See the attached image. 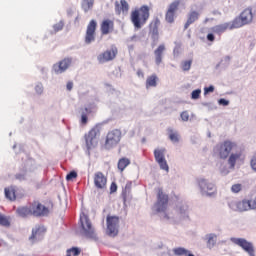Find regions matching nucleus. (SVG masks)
I'll list each match as a JSON object with an SVG mask.
<instances>
[{"instance_id":"obj_1","label":"nucleus","mask_w":256,"mask_h":256,"mask_svg":"<svg viewBox=\"0 0 256 256\" xmlns=\"http://www.w3.org/2000/svg\"><path fill=\"white\" fill-rule=\"evenodd\" d=\"M151 8L147 5H142L140 8H136L130 14V19L135 29H141L143 25L147 24L149 17H151Z\"/></svg>"},{"instance_id":"obj_2","label":"nucleus","mask_w":256,"mask_h":256,"mask_svg":"<svg viewBox=\"0 0 256 256\" xmlns=\"http://www.w3.org/2000/svg\"><path fill=\"white\" fill-rule=\"evenodd\" d=\"M252 21L253 10H251V8H246L233 20L231 29H239L240 27H244V25H249Z\"/></svg>"},{"instance_id":"obj_3","label":"nucleus","mask_w":256,"mask_h":256,"mask_svg":"<svg viewBox=\"0 0 256 256\" xmlns=\"http://www.w3.org/2000/svg\"><path fill=\"white\" fill-rule=\"evenodd\" d=\"M234 149H237V144L226 140L214 147V153L218 155L219 159H227Z\"/></svg>"},{"instance_id":"obj_4","label":"nucleus","mask_w":256,"mask_h":256,"mask_svg":"<svg viewBox=\"0 0 256 256\" xmlns=\"http://www.w3.org/2000/svg\"><path fill=\"white\" fill-rule=\"evenodd\" d=\"M169 205V195L163 192V188H157V202L155 204L157 213H165Z\"/></svg>"},{"instance_id":"obj_5","label":"nucleus","mask_w":256,"mask_h":256,"mask_svg":"<svg viewBox=\"0 0 256 256\" xmlns=\"http://www.w3.org/2000/svg\"><path fill=\"white\" fill-rule=\"evenodd\" d=\"M231 243L234 245H237L238 247H241L245 253H247L249 256H255V246L253 243L247 241L245 238H230Z\"/></svg>"},{"instance_id":"obj_6","label":"nucleus","mask_w":256,"mask_h":256,"mask_svg":"<svg viewBox=\"0 0 256 256\" xmlns=\"http://www.w3.org/2000/svg\"><path fill=\"white\" fill-rule=\"evenodd\" d=\"M121 130L114 129L112 131H109L106 135L105 140V148L106 149H113V147H116V145H119V142L121 141Z\"/></svg>"},{"instance_id":"obj_7","label":"nucleus","mask_w":256,"mask_h":256,"mask_svg":"<svg viewBox=\"0 0 256 256\" xmlns=\"http://www.w3.org/2000/svg\"><path fill=\"white\" fill-rule=\"evenodd\" d=\"M101 135V130L99 127L92 128L87 134H85V141L87 149H93L96 147L98 141L97 138Z\"/></svg>"},{"instance_id":"obj_8","label":"nucleus","mask_w":256,"mask_h":256,"mask_svg":"<svg viewBox=\"0 0 256 256\" xmlns=\"http://www.w3.org/2000/svg\"><path fill=\"white\" fill-rule=\"evenodd\" d=\"M181 5L180 0H175L172 3L169 4L168 9L165 13V21L166 23H175V18L177 11H179V7Z\"/></svg>"},{"instance_id":"obj_9","label":"nucleus","mask_w":256,"mask_h":256,"mask_svg":"<svg viewBox=\"0 0 256 256\" xmlns=\"http://www.w3.org/2000/svg\"><path fill=\"white\" fill-rule=\"evenodd\" d=\"M97 37V21L91 20L86 28V34L84 41L86 45H91L95 41V38Z\"/></svg>"},{"instance_id":"obj_10","label":"nucleus","mask_w":256,"mask_h":256,"mask_svg":"<svg viewBox=\"0 0 256 256\" xmlns=\"http://www.w3.org/2000/svg\"><path fill=\"white\" fill-rule=\"evenodd\" d=\"M230 207L233 209V211H239L240 213H243V211H250V209H256V203L244 199L238 202H231Z\"/></svg>"},{"instance_id":"obj_11","label":"nucleus","mask_w":256,"mask_h":256,"mask_svg":"<svg viewBox=\"0 0 256 256\" xmlns=\"http://www.w3.org/2000/svg\"><path fill=\"white\" fill-rule=\"evenodd\" d=\"M107 234L109 237H116L119 233V217L107 216Z\"/></svg>"},{"instance_id":"obj_12","label":"nucleus","mask_w":256,"mask_h":256,"mask_svg":"<svg viewBox=\"0 0 256 256\" xmlns=\"http://www.w3.org/2000/svg\"><path fill=\"white\" fill-rule=\"evenodd\" d=\"M165 148H158L154 150V157L156 163H158L160 169H163V171H169V165L167 164V160L165 159Z\"/></svg>"},{"instance_id":"obj_13","label":"nucleus","mask_w":256,"mask_h":256,"mask_svg":"<svg viewBox=\"0 0 256 256\" xmlns=\"http://www.w3.org/2000/svg\"><path fill=\"white\" fill-rule=\"evenodd\" d=\"M30 207L32 209V215H34V217H45L46 215H49V208L45 207L39 201L32 202L30 204Z\"/></svg>"},{"instance_id":"obj_14","label":"nucleus","mask_w":256,"mask_h":256,"mask_svg":"<svg viewBox=\"0 0 256 256\" xmlns=\"http://www.w3.org/2000/svg\"><path fill=\"white\" fill-rule=\"evenodd\" d=\"M118 53L119 51L117 50V47L112 46L111 49H108L103 53L99 54L97 59L99 63H108V61H113V59L117 57Z\"/></svg>"},{"instance_id":"obj_15","label":"nucleus","mask_w":256,"mask_h":256,"mask_svg":"<svg viewBox=\"0 0 256 256\" xmlns=\"http://www.w3.org/2000/svg\"><path fill=\"white\" fill-rule=\"evenodd\" d=\"M80 223L87 237H93V235H95V231L93 230V226L91 225L88 215L81 214Z\"/></svg>"},{"instance_id":"obj_16","label":"nucleus","mask_w":256,"mask_h":256,"mask_svg":"<svg viewBox=\"0 0 256 256\" xmlns=\"http://www.w3.org/2000/svg\"><path fill=\"white\" fill-rule=\"evenodd\" d=\"M94 187L100 190L107 189V176L103 172L97 171L93 176Z\"/></svg>"},{"instance_id":"obj_17","label":"nucleus","mask_w":256,"mask_h":256,"mask_svg":"<svg viewBox=\"0 0 256 256\" xmlns=\"http://www.w3.org/2000/svg\"><path fill=\"white\" fill-rule=\"evenodd\" d=\"M71 63H73V60L71 58H64L60 62L53 65V71L57 75L61 73H65L71 67Z\"/></svg>"},{"instance_id":"obj_18","label":"nucleus","mask_w":256,"mask_h":256,"mask_svg":"<svg viewBox=\"0 0 256 256\" xmlns=\"http://www.w3.org/2000/svg\"><path fill=\"white\" fill-rule=\"evenodd\" d=\"M113 31H115V21L109 18L102 20L100 23L101 35H109L110 33H113Z\"/></svg>"},{"instance_id":"obj_19","label":"nucleus","mask_w":256,"mask_h":256,"mask_svg":"<svg viewBox=\"0 0 256 256\" xmlns=\"http://www.w3.org/2000/svg\"><path fill=\"white\" fill-rule=\"evenodd\" d=\"M115 12L117 15H127L129 13V3L126 0H120L119 2H115Z\"/></svg>"},{"instance_id":"obj_20","label":"nucleus","mask_w":256,"mask_h":256,"mask_svg":"<svg viewBox=\"0 0 256 256\" xmlns=\"http://www.w3.org/2000/svg\"><path fill=\"white\" fill-rule=\"evenodd\" d=\"M45 227L43 226H36L35 229L32 230V235L30 236V241H38L43 239V235H45Z\"/></svg>"},{"instance_id":"obj_21","label":"nucleus","mask_w":256,"mask_h":256,"mask_svg":"<svg viewBox=\"0 0 256 256\" xmlns=\"http://www.w3.org/2000/svg\"><path fill=\"white\" fill-rule=\"evenodd\" d=\"M163 53H165V44H160L154 51L156 65L163 63Z\"/></svg>"},{"instance_id":"obj_22","label":"nucleus","mask_w":256,"mask_h":256,"mask_svg":"<svg viewBox=\"0 0 256 256\" xmlns=\"http://www.w3.org/2000/svg\"><path fill=\"white\" fill-rule=\"evenodd\" d=\"M6 199L9 201H15L17 199V188L15 186H9L4 189Z\"/></svg>"},{"instance_id":"obj_23","label":"nucleus","mask_w":256,"mask_h":256,"mask_svg":"<svg viewBox=\"0 0 256 256\" xmlns=\"http://www.w3.org/2000/svg\"><path fill=\"white\" fill-rule=\"evenodd\" d=\"M16 213L19 217H23V218L31 217V215H33L31 206H29V207H27V206L18 207L17 210H16Z\"/></svg>"},{"instance_id":"obj_24","label":"nucleus","mask_w":256,"mask_h":256,"mask_svg":"<svg viewBox=\"0 0 256 256\" xmlns=\"http://www.w3.org/2000/svg\"><path fill=\"white\" fill-rule=\"evenodd\" d=\"M199 20V12L192 11L188 14V19L184 25V29H189V26L193 25L195 21Z\"/></svg>"},{"instance_id":"obj_25","label":"nucleus","mask_w":256,"mask_h":256,"mask_svg":"<svg viewBox=\"0 0 256 256\" xmlns=\"http://www.w3.org/2000/svg\"><path fill=\"white\" fill-rule=\"evenodd\" d=\"M161 25V20L155 18L150 24V31L153 37H159V26Z\"/></svg>"},{"instance_id":"obj_26","label":"nucleus","mask_w":256,"mask_h":256,"mask_svg":"<svg viewBox=\"0 0 256 256\" xmlns=\"http://www.w3.org/2000/svg\"><path fill=\"white\" fill-rule=\"evenodd\" d=\"M159 81V77L157 74H152L146 79V89H151V87H157V83Z\"/></svg>"},{"instance_id":"obj_27","label":"nucleus","mask_w":256,"mask_h":256,"mask_svg":"<svg viewBox=\"0 0 256 256\" xmlns=\"http://www.w3.org/2000/svg\"><path fill=\"white\" fill-rule=\"evenodd\" d=\"M227 29H232L229 23L219 24L211 28L212 33H225Z\"/></svg>"},{"instance_id":"obj_28","label":"nucleus","mask_w":256,"mask_h":256,"mask_svg":"<svg viewBox=\"0 0 256 256\" xmlns=\"http://www.w3.org/2000/svg\"><path fill=\"white\" fill-rule=\"evenodd\" d=\"M239 159H241V152L230 154L228 163L232 169L235 168V165L237 164V161H239Z\"/></svg>"},{"instance_id":"obj_29","label":"nucleus","mask_w":256,"mask_h":256,"mask_svg":"<svg viewBox=\"0 0 256 256\" xmlns=\"http://www.w3.org/2000/svg\"><path fill=\"white\" fill-rule=\"evenodd\" d=\"M131 165V160L129 158H121L118 161V169L123 173L124 169H127Z\"/></svg>"},{"instance_id":"obj_30","label":"nucleus","mask_w":256,"mask_h":256,"mask_svg":"<svg viewBox=\"0 0 256 256\" xmlns=\"http://www.w3.org/2000/svg\"><path fill=\"white\" fill-rule=\"evenodd\" d=\"M168 137H169L170 141H172V143H179V139H180L179 132L169 128L168 129Z\"/></svg>"},{"instance_id":"obj_31","label":"nucleus","mask_w":256,"mask_h":256,"mask_svg":"<svg viewBox=\"0 0 256 256\" xmlns=\"http://www.w3.org/2000/svg\"><path fill=\"white\" fill-rule=\"evenodd\" d=\"M95 3V0H82V9L87 13V11H90V9H93V5Z\"/></svg>"},{"instance_id":"obj_32","label":"nucleus","mask_w":256,"mask_h":256,"mask_svg":"<svg viewBox=\"0 0 256 256\" xmlns=\"http://www.w3.org/2000/svg\"><path fill=\"white\" fill-rule=\"evenodd\" d=\"M84 111L85 112H83L81 115V124L87 125V121H88L87 115H91L92 111L89 108H85Z\"/></svg>"},{"instance_id":"obj_33","label":"nucleus","mask_w":256,"mask_h":256,"mask_svg":"<svg viewBox=\"0 0 256 256\" xmlns=\"http://www.w3.org/2000/svg\"><path fill=\"white\" fill-rule=\"evenodd\" d=\"M0 225L2 227H10L11 226V221L9 220V217L0 214Z\"/></svg>"},{"instance_id":"obj_34","label":"nucleus","mask_w":256,"mask_h":256,"mask_svg":"<svg viewBox=\"0 0 256 256\" xmlns=\"http://www.w3.org/2000/svg\"><path fill=\"white\" fill-rule=\"evenodd\" d=\"M79 255H81V250L77 247L68 249L66 252V256H79Z\"/></svg>"},{"instance_id":"obj_35","label":"nucleus","mask_w":256,"mask_h":256,"mask_svg":"<svg viewBox=\"0 0 256 256\" xmlns=\"http://www.w3.org/2000/svg\"><path fill=\"white\" fill-rule=\"evenodd\" d=\"M215 191H216L215 184L209 183L206 187V190H204V193H206L207 195H213Z\"/></svg>"},{"instance_id":"obj_36","label":"nucleus","mask_w":256,"mask_h":256,"mask_svg":"<svg viewBox=\"0 0 256 256\" xmlns=\"http://www.w3.org/2000/svg\"><path fill=\"white\" fill-rule=\"evenodd\" d=\"M198 184H199L201 191L204 192L205 190H207V186L209 185V182L205 179H201V180H199Z\"/></svg>"},{"instance_id":"obj_37","label":"nucleus","mask_w":256,"mask_h":256,"mask_svg":"<svg viewBox=\"0 0 256 256\" xmlns=\"http://www.w3.org/2000/svg\"><path fill=\"white\" fill-rule=\"evenodd\" d=\"M198 184H199L201 191L204 192L205 190H207V186L209 185V182L205 179H201V180H199Z\"/></svg>"},{"instance_id":"obj_38","label":"nucleus","mask_w":256,"mask_h":256,"mask_svg":"<svg viewBox=\"0 0 256 256\" xmlns=\"http://www.w3.org/2000/svg\"><path fill=\"white\" fill-rule=\"evenodd\" d=\"M242 189H243L242 184H233L231 187L232 193H241Z\"/></svg>"},{"instance_id":"obj_39","label":"nucleus","mask_w":256,"mask_h":256,"mask_svg":"<svg viewBox=\"0 0 256 256\" xmlns=\"http://www.w3.org/2000/svg\"><path fill=\"white\" fill-rule=\"evenodd\" d=\"M191 63H192L191 60L184 61V62L182 63V69H183V71H189V69H191Z\"/></svg>"},{"instance_id":"obj_40","label":"nucleus","mask_w":256,"mask_h":256,"mask_svg":"<svg viewBox=\"0 0 256 256\" xmlns=\"http://www.w3.org/2000/svg\"><path fill=\"white\" fill-rule=\"evenodd\" d=\"M201 97V89H196L191 93V99H199Z\"/></svg>"},{"instance_id":"obj_41","label":"nucleus","mask_w":256,"mask_h":256,"mask_svg":"<svg viewBox=\"0 0 256 256\" xmlns=\"http://www.w3.org/2000/svg\"><path fill=\"white\" fill-rule=\"evenodd\" d=\"M73 179H77V173L75 171H71L66 176V181H73Z\"/></svg>"},{"instance_id":"obj_42","label":"nucleus","mask_w":256,"mask_h":256,"mask_svg":"<svg viewBox=\"0 0 256 256\" xmlns=\"http://www.w3.org/2000/svg\"><path fill=\"white\" fill-rule=\"evenodd\" d=\"M182 121H189V112L184 111L180 115Z\"/></svg>"},{"instance_id":"obj_43","label":"nucleus","mask_w":256,"mask_h":256,"mask_svg":"<svg viewBox=\"0 0 256 256\" xmlns=\"http://www.w3.org/2000/svg\"><path fill=\"white\" fill-rule=\"evenodd\" d=\"M251 168L253 171H256V154L253 155L251 161H250Z\"/></svg>"},{"instance_id":"obj_44","label":"nucleus","mask_w":256,"mask_h":256,"mask_svg":"<svg viewBox=\"0 0 256 256\" xmlns=\"http://www.w3.org/2000/svg\"><path fill=\"white\" fill-rule=\"evenodd\" d=\"M215 237H217V236H215V235H213V234H210L209 235V238H208V245H215Z\"/></svg>"},{"instance_id":"obj_45","label":"nucleus","mask_w":256,"mask_h":256,"mask_svg":"<svg viewBox=\"0 0 256 256\" xmlns=\"http://www.w3.org/2000/svg\"><path fill=\"white\" fill-rule=\"evenodd\" d=\"M63 27H64L63 22H59L54 26V31H62Z\"/></svg>"},{"instance_id":"obj_46","label":"nucleus","mask_w":256,"mask_h":256,"mask_svg":"<svg viewBox=\"0 0 256 256\" xmlns=\"http://www.w3.org/2000/svg\"><path fill=\"white\" fill-rule=\"evenodd\" d=\"M215 91V87L209 86L204 89V93H213Z\"/></svg>"},{"instance_id":"obj_47","label":"nucleus","mask_w":256,"mask_h":256,"mask_svg":"<svg viewBox=\"0 0 256 256\" xmlns=\"http://www.w3.org/2000/svg\"><path fill=\"white\" fill-rule=\"evenodd\" d=\"M110 191L111 193H115V191H117V184L115 182L111 183Z\"/></svg>"},{"instance_id":"obj_48","label":"nucleus","mask_w":256,"mask_h":256,"mask_svg":"<svg viewBox=\"0 0 256 256\" xmlns=\"http://www.w3.org/2000/svg\"><path fill=\"white\" fill-rule=\"evenodd\" d=\"M66 89H67V91H72L73 90V81L67 82Z\"/></svg>"},{"instance_id":"obj_49","label":"nucleus","mask_w":256,"mask_h":256,"mask_svg":"<svg viewBox=\"0 0 256 256\" xmlns=\"http://www.w3.org/2000/svg\"><path fill=\"white\" fill-rule=\"evenodd\" d=\"M16 179L18 181H25V174H16Z\"/></svg>"},{"instance_id":"obj_50","label":"nucleus","mask_w":256,"mask_h":256,"mask_svg":"<svg viewBox=\"0 0 256 256\" xmlns=\"http://www.w3.org/2000/svg\"><path fill=\"white\" fill-rule=\"evenodd\" d=\"M207 39L209 40V41H211V42H213V41H215V35H213V34H208L207 35Z\"/></svg>"},{"instance_id":"obj_51","label":"nucleus","mask_w":256,"mask_h":256,"mask_svg":"<svg viewBox=\"0 0 256 256\" xmlns=\"http://www.w3.org/2000/svg\"><path fill=\"white\" fill-rule=\"evenodd\" d=\"M219 103H220V105H229V101H227L225 99H220Z\"/></svg>"},{"instance_id":"obj_52","label":"nucleus","mask_w":256,"mask_h":256,"mask_svg":"<svg viewBox=\"0 0 256 256\" xmlns=\"http://www.w3.org/2000/svg\"><path fill=\"white\" fill-rule=\"evenodd\" d=\"M137 75H138V77H145V74L143 73L142 70H138Z\"/></svg>"},{"instance_id":"obj_53","label":"nucleus","mask_w":256,"mask_h":256,"mask_svg":"<svg viewBox=\"0 0 256 256\" xmlns=\"http://www.w3.org/2000/svg\"><path fill=\"white\" fill-rule=\"evenodd\" d=\"M164 219H169V216L167 214H165Z\"/></svg>"},{"instance_id":"obj_54","label":"nucleus","mask_w":256,"mask_h":256,"mask_svg":"<svg viewBox=\"0 0 256 256\" xmlns=\"http://www.w3.org/2000/svg\"><path fill=\"white\" fill-rule=\"evenodd\" d=\"M133 39H135V37H132V41H133Z\"/></svg>"}]
</instances>
